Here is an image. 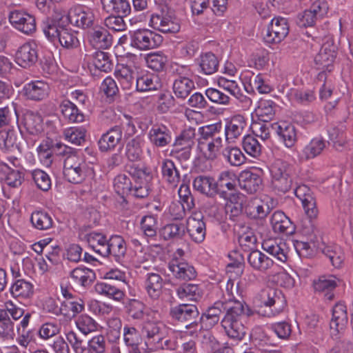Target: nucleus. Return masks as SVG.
<instances>
[{
    "label": "nucleus",
    "instance_id": "f257e3e1",
    "mask_svg": "<svg viewBox=\"0 0 353 353\" xmlns=\"http://www.w3.org/2000/svg\"><path fill=\"white\" fill-rule=\"evenodd\" d=\"M221 128L220 123L207 125L199 128L196 152L199 158L214 160L218 157L223 148V139L216 133Z\"/></svg>",
    "mask_w": 353,
    "mask_h": 353
},
{
    "label": "nucleus",
    "instance_id": "f03ea898",
    "mask_svg": "<svg viewBox=\"0 0 353 353\" xmlns=\"http://www.w3.org/2000/svg\"><path fill=\"white\" fill-rule=\"evenodd\" d=\"M64 177L70 183L79 184L95 176L94 165L78 153L68 154L63 163Z\"/></svg>",
    "mask_w": 353,
    "mask_h": 353
},
{
    "label": "nucleus",
    "instance_id": "7ed1b4c3",
    "mask_svg": "<svg viewBox=\"0 0 353 353\" xmlns=\"http://www.w3.org/2000/svg\"><path fill=\"white\" fill-rule=\"evenodd\" d=\"M225 309L226 314L221 321L223 329L230 338L241 340L246 333V328L242 322L243 303L229 299Z\"/></svg>",
    "mask_w": 353,
    "mask_h": 353
},
{
    "label": "nucleus",
    "instance_id": "20e7f679",
    "mask_svg": "<svg viewBox=\"0 0 353 353\" xmlns=\"http://www.w3.org/2000/svg\"><path fill=\"white\" fill-rule=\"evenodd\" d=\"M142 332L147 338L145 343L148 349L150 351H157L161 347L159 343L166 332V327L160 321V316L157 312L150 311L146 313Z\"/></svg>",
    "mask_w": 353,
    "mask_h": 353
},
{
    "label": "nucleus",
    "instance_id": "39448f33",
    "mask_svg": "<svg viewBox=\"0 0 353 353\" xmlns=\"http://www.w3.org/2000/svg\"><path fill=\"white\" fill-rule=\"evenodd\" d=\"M130 46L139 50H148L158 48L163 42V37L148 29H139L130 32Z\"/></svg>",
    "mask_w": 353,
    "mask_h": 353
},
{
    "label": "nucleus",
    "instance_id": "423d86ee",
    "mask_svg": "<svg viewBox=\"0 0 353 353\" xmlns=\"http://www.w3.org/2000/svg\"><path fill=\"white\" fill-rule=\"evenodd\" d=\"M270 172L272 184L274 188L285 192L292 185L290 167L288 163L281 159H276L270 165Z\"/></svg>",
    "mask_w": 353,
    "mask_h": 353
},
{
    "label": "nucleus",
    "instance_id": "0eeeda50",
    "mask_svg": "<svg viewBox=\"0 0 353 353\" xmlns=\"http://www.w3.org/2000/svg\"><path fill=\"white\" fill-rule=\"evenodd\" d=\"M288 33L289 24L287 19L277 17L269 23L263 39L268 43L278 44L284 40Z\"/></svg>",
    "mask_w": 353,
    "mask_h": 353
},
{
    "label": "nucleus",
    "instance_id": "6e6552de",
    "mask_svg": "<svg viewBox=\"0 0 353 353\" xmlns=\"http://www.w3.org/2000/svg\"><path fill=\"white\" fill-rule=\"evenodd\" d=\"M67 19L72 25L81 28H86L93 24L94 15L91 8L85 6L78 5L70 9Z\"/></svg>",
    "mask_w": 353,
    "mask_h": 353
},
{
    "label": "nucleus",
    "instance_id": "1a4fd4ad",
    "mask_svg": "<svg viewBox=\"0 0 353 353\" xmlns=\"http://www.w3.org/2000/svg\"><path fill=\"white\" fill-rule=\"evenodd\" d=\"M9 21L16 29L26 34H30L36 30L34 17L25 11H12L9 15Z\"/></svg>",
    "mask_w": 353,
    "mask_h": 353
},
{
    "label": "nucleus",
    "instance_id": "9d476101",
    "mask_svg": "<svg viewBox=\"0 0 353 353\" xmlns=\"http://www.w3.org/2000/svg\"><path fill=\"white\" fill-rule=\"evenodd\" d=\"M190 239L196 243H202L206 234L205 224L200 212H194L186 220L185 226Z\"/></svg>",
    "mask_w": 353,
    "mask_h": 353
},
{
    "label": "nucleus",
    "instance_id": "9b49d317",
    "mask_svg": "<svg viewBox=\"0 0 353 353\" xmlns=\"http://www.w3.org/2000/svg\"><path fill=\"white\" fill-rule=\"evenodd\" d=\"M37 59V45L33 41H28L21 45L15 54L17 63L23 68H28L34 65Z\"/></svg>",
    "mask_w": 353,
    "mask_h": 353
},
{
    "label": "nucleus",
    "instance_id": "f8f14e48",
    "mask_svg": "<svg viewBox=\"0 0 353 353\" xmlns=\"http://www.w3.org/2000/svg\"><path fill=\"white\" fill-rule=\"evenodd\" d=\"M263 303L271 308L272 315L282 312L286 307V300L282 292L276 289L268 288L262 294Z\"/></svg>",
    "mask_w": 353,
    "mask_h": 353
},
{
    "label": "nucleus",
    "instance_id": "ddd939ff",
    "mask_svg": "<svg viewBox=\"0 0 353 353\" xmlns=\"http://www.w3.org/2000/svg\"><path fill=\"white\" fill-rule=\"evenodd\" d=\"M336 57V47L332 41L324 43L314 58L319 70L331 71Z\"/></svg>",
    "mask_w": 353,
    "mask_h": 353
},
{
    "label": "nucleus",
    "instance_id": "4468645a",
    "mask_svg": "<svg viewBox=\"0 0 353 353\" xmlns=\"http://www.w3.org/2000/svg\"><path fill=\"white\" fill-rule=\"evenodd\" d=\"M262 248L282 263H285L289 258L290 250L286 243L281 239L264 240L262 243Z\"/></svg>",
    "mask_w": 353,
    "mask_h": 353
},
{
    "label": "nucleus",
    "instance_id": "2eb2a0df",
    "mask_svg": "<svg viewBox=\"0 0 353 353\" xmlns=\"http://www.w3.org/2000/svg\"><path fill=\"white\" fill-rule=\"evenodd\" d=\"M246 126V120L241 115H235L226 121L225 136L228 143H232L238 139Z\"/></svg>",
    "mask_w": 353,
    "mask_h": 353
},
{
    "label": "nucleus",
    "instance_id": "dca6fc26",
    "mask_svg": "<svg viewBox=\"0 0 353 353\" xmlns=\"http://www.w3.org/2000/svg\"><path fill=\"white\" fill-rule=\"evenodd\" d=\"M84 310L83 301L79 299H68L61 302L59 307L50 309L55 315H63L67 318H73Z\"/></svg>",
    "mask_w": 353,
    "mask_h": 353
},
{
    "label": "nucleus",
    "instance_id": "f3484780",
    "mask_svg": "<svg viewBox=\"0 0 353 353\" xmlns=\"http://www.w3.org/2000/svg\"><path fill=\"white\" fill-rule=\"evenodd\" d=\"M160 87L159 77L148 71H142L136 79V90L139 92L154 91Z\"/></svg>",
    "mask_w": 353,
    "mask_h": 353
},
{
    "label": "nucleus",
    "instance_id": "a211bd4d",
    "mask_svg": "<svg viewBox=\"0 0 353 353\" xmlns=\"http://www.w3.org/2000/svg\"><path fill=\"white\" fill-rule=\"evenodd\" d=\"M23 92L28 99L39 101L48 97L50 86L43 81H31L24 86Z\"/></svg>",
    "mask_w": 353,
    "mask_h": 353
},
{
    "label": "nucleus",
    "instance_id": "6ab92c4d",
    "mask_svg": "<svg viewBox=\"0 0 353 353\" xmlns=\"http://www.w3.org/2000/svg\"><path fill=\"white\" fill-rule=\"evenodd\" d=\"M151 179L150 172L147 169H138L134 173V185L131 192L137 197L143 198L149 192L148 182Z\"/></svg>",
    "mask_w": 353,
    "mask_h": 353
},
{
    "label": "nucleus",
    "instance_id": "aec40b11",
    "mask_svg": "<svg viewBox=\"0 0 353 353\" xmlns=\"http://www.w3.org/2000/svg\"><path fill=\"white\" fill-rule=\"evenodd\" d=\"M149 24L154 29L162 32L175 33L180 30L179 23L168 16L152 14Z\"/></svg>",
    "mask_w": 353,
    "mask_h": 353
},
{
    "label": "nucleus",
    "instance_id": "412c9836",
    "mask_svg": "<svg viewBox=\"0 0 353 353\" xmlns=\"http://www.w3.org/2000/svg\"><path fill=\"white\" fill-rule=\"evenodd\" d=\"M275 112L276 104L274 101L261 99L257 103L252 117L253 119L256 118L263 123H268L274 118Z\"/></svg>",
    "mask_w": 353,
    "mask_h": 353
},
{
    "label": "nucleus",
    "instance_id": "4be33fe9",
    "mask_svg": "<svg viewBox=\"0 0 353 353\" xmlns=\"http://www.w3.org/2000/svg\"><path fill=\"white\" fill-rule=\"evenodd\" d=\"M164 280L157 273L147 274L144 282L145 289L148 296L152 299H157L162 294Z\"/></svg>",
    "mask_w": 353,
    "mask_h": 353
},
{
    "label": "nucleus",
    "instance_id": "5701e85b",
    "mask_svg": "<svg viewBox=\"0 0 353 353\" xmlns=\"http://www.w3.org/2000/svg\"><path fill=\"white\" fill-rule=\"evenodd\" d=\"M269 199L266 196L254 198L246 204L245 211L254 218H264L270 212Z\"/></svg>",
    "mask_w": 353,
    "mask_h": 353
},
{
    "label": "nucleus",
    "instance_id": "b1692460",
    "mask_svg": "<svg viewBox=\"0 0 353 353\" xmlns=\"http://www.w3.org/2000/svg\"><path fill=\"white\" fill-rule=\"evenodd\" d=\"M249 265L254 270L265 272L274 265V261L259 250H253L248 256Z\"/></svg>",
    "mask_w": 353,
    "mask_h": 353
},
{
    "label": "nucleus",
    "instance_id": "393cba45",
    "mask_svg": "<svg viewBox=\"0 0 353 353\" xmlns=\"http://www.w3.org/2000/svg\"><path fill=\"white\" fill-rule=\"evenodd\" d=\"M122 137V131L115 127L103 134L99 140V148L101 152L112 150L119 144Z\"/></svg>",
    "mask_w": 353,
    "mask_h": 353
},
{
    "label": "nucleus",
    "instance_id": "a878e982",
    "mask_svg": "<svg viewBox=\"0 0 353 353\" xmlns=\"http://www.w3.org/2000/svg\"><path fill=\"white\" fill-rule=\"evenodd\" d=\"M103 9L111 14L128 16L131 11L129 0H101Z\"/></svg>",
    "mask_w": 353,
    "mask_h": 353
},
{
    "label": "nucleus",
    "instance_id": "bb28decb",
    "mask_svg": "<svg viewBox=\"0 0 353 353\" xmlns=\"http://www.w3.org/2000/svg\"><path fill=\"white\" fill-rule=\"evenodd\" d=\"M325 147V141L319 137L312 139L299 154L300 161H307L319 155Z\"/></svg>",
    "mask_w": 353,
    "mask_h": 353
},
{
    "label": "nucleus",
    "instance_id": "cd10ccee",
    "mask_svg": "<svg viewBox=\"0 0 353 353\" xmlns=\"http://www.w3.org/2000/svg\"><path fill=\"white\" fill-rule=\"evenodd\" d=\"M195 190L208 196H212L217 192V183L214 179L208 176H198L193 181Z\"/></svg>",
    "mask_w": 353,
    "mask_h": 353
},
{
    "label": "nucleus",
    "instance_id": "c85d7f7f",
    "mask_svg": "<svg viewBox=\"0 0 353 353\" xmlns=\"http://www.w3.org/2000/svg\"><path fill=\"white\" fill-rule=\"evenodd\" d=\"M330 260L332 266L340 268L343 265L345 254L341 248L336 244H328L321 245L320 250Z\"/></svg>",
    "mask_w": 353,
    "mask_h": 353
},
{
    "label": "nucleus",
    "instance_id": "c756f323",
    "mask_svg": "<svg viewBox=\"0 0 353 353\" xmlns=\"http://www.w3.org/2000/svg\"><path fill=\"white\" fill-rule=\"evenodd\" d=\"M169 270L175 277L183 280H190L196 276L194 267L186 262L172 261L169 264Z\"/></svg>",
    "mask_w": 353,
    "mask_h": 353
},
{
    "label": "nucleus",
    "instance_id": "7c9ffc66",
    "mask_svg": "<svg viewBox=\"0 0 353 353\" xmlns=\"http://www.w3.org/2000/svg\"><path fill=\"white\" fill-rule=\"evenodd\" d=\"M341 281L334 275H327L320 276L313 283L315 291L325 293L328 295V298L331 299L332 296L330 292L336 288L341 283Z\"/></svg>",
    "mask_w": 353,
    "mask_h": 353
},
{
    "label": "nucleus",
    "instance_id": "2f4dec72",
    "mask_svg": "<svg viewBox=\"0 0 353 353\" xmlns=\"http://www.w3.org/2000/svg\"><path fill=\"white\" fill-rule=\"evenodd\" d=\"M90 43L95 48L106 49L112 44V38L107 30L101 27L93 29L89 36Z\"/></svg>",
    "mask_w": 353,
    "mask_h": 353
},
{
    "label": "nucleus",
    "instance_id": "473e14b6",
    "mask_svg": "<svg viewBox=\"0 0 353 353\" xmlns=\"http://www.w3.org/2000/svg\"><path fill=\"white\" fill-rule=\"evenodd\" d=\"M240 185L247 192L252 194L261 189L262 179L257 174L244 171L241 174Z\"/></svg>",
    "mask_w": 353,
    "mask_h": 353
},
{
    "label": "nucleus",
    "instance_id": "72a5a7b5",
    "mask_svg": "<svg viewBox=\"0 0 353 353\" xmlns=\"http://www.w3.org/2000/svg\"><path fill=\"white\" fill-rule=\"evenodd\" d=\"M114 74L123 90H128L132 88L134 72L130 66L124 64L117 65Z\"/></svg>",
    "mask_w": 353,
    "mask_h": 353
},
{
    "label": "nucleus",
    "instance_id": "f704fd0d",
    "mask_svg": "<svg viewBox=\"0 0 353 353\" xmlns=\"http://www.w3.org/2000/svg\"><path fill=\"white\" fill-rule=\"evenodd\" d=\"M196 61L199 67V72L204 74H212L218 69V59L212 52L201 54Z\"/></svg>",
    "mask_w": 353,
    "mask_h": 353
},
{
    "label": "nucleus",
    "instance_id": "c9c22d12",
    "mask_svg": "<svg viewBox=\"0 0 353 353\" xmlns=\"http://www.w3.org/2000/svg\"><path fill=\"white\" fill-rule=\"evenodd\" d=\"M150 141L157 146L163 147L171 141L169 130L165 125H155L149 132Z\"/></svg>",
    "mask_w": 353,
    "mask_h": 353
},
{
    "label": "nucleus",
    "instance_id": "e433bc0d",
    "mask_svg": "<svg viewBox=\"0 0 353 353\" xmlns=\"http://www.w3.org/2000/svg\"><path fill=\"white\" fill-rule=\"evenodd\" d=\"M89 246L97 253L108 256V240L104 234L99 232H90L86 235Z\"/></svg>",
    "mask_w": 353,
    "mask_h": 353
},
{
    "label": "nucleus",
    "instance_id": "4c0bfd02",
    "mask_svg": "<svg viewBox=\"0 0 353 353\" xmlns=\"http://www.w3.org/2000/svg\"><path fill=\"white\" fill-rule=\"evenodd\" d=\"M0 179L4 180L12 187L19 186L23 181V175L19 170H13L5 163L0 164Z\"/></svg>",
    "mask_w": 353,
    "mask_h": 353
},
{
    "label": "nucleus",
    "instance_id": "58836bf2",
    "mask_svg": "<svg viewBox=\"0 0 353 353\" xmlns=\"http://www.w3.org/2000/svg\"><path fill=\"white\" fill-rule=\"evenodd\" d=\"M276 132L286 147L290 148L294 145L296 141V131L292 123L286 121L279 122Z\"/></svg>",
    "mask_w": 353,
    "mask_h": 353
},
{
    "label": "nucleus",
    "instance_id": "ea45409f",
    "mask_svg": "<svg viewBox=\"0 0 353 353\" xmlns=\"http://www.w3.org/2000/svg\"><path fill=\"white\" fill-rule=\"evenodd\" d=\"M323 243L319 240L310 239V241H295L294 248L301 257L312 256L316 251L321 249Z\"/></svg>",
    "mask_w": 353,
    "mask_h": 353
},
{
    "label": "nucleus",
    "instance_id": "a19ab883",
    "mask_svg": "<svg viewBox=\"0 0 353 353\" xmlns=\"http://www.w3.org/2000/svg\"><path fill=\"white\" fill-rule=\"evenodd\" d=\"M228 303L216 302L213 307H210L206 313L202 316V323L206 329H209L216 324L219 321V316L221 314L222 309L225 310V306Z\"/></svg>",
    "mask_w": 353,
    "mask_h": 353
},
{
    "label": "nucleus",
    "instance_id": "79ce46f5",
    "mask_svg": "<svg viewBox=\"0 0 353 353\" xmlns=\"http://www.w3.org/2000/svg\"><path fill=\"white\" fill-rule=\"evenodd\" d=\"M107 247L108 256L112 255L117 259L123 257L127 250L125 240L119 235H112L108 241Z\"/></svg>",
    "mask_w": 353,
    "mask_h": 353
},
{
    "label": "nucleus",
    "instance_id": "37998d69",
    "mask_svg": "<svg viewBox=\"0 0 353 353\" xmlns=\"http://www.w3.org/2000/svg\"><path fill=\"white\" fill-rule=\"evenodd\" d=\"M170 313L172 318L180 321L191 320L198 315L196 307L192 304H181L176 306L171 310Z\"/></svg>",
    "mask_w": 353,
    "mask_h": 353
},
{
    "label": "nucleus",
    "instance_id": "c03bdc74",
    "mask_svg": "<svg viewBox=\"0 0 353 353\" xmlns=\"http://www.w3.org/2000/svg\"><path fill=\"white\" fill-rule=\"evenodd\" d=\"M70 276L74 283L85 287L90 285L94 280L95 274L88 268L78 267L70 272Z\"/></svg>",
    "mask_w": 353,
    "mask_h": 353
},
{
    "label": "nucleus",
    "instance_id": "a18cd8bd",
    "mask_svg": "<svg viewBox=\"0 0 353 353\" xmlns=\"http://www.w3.org/2000/svg\"><path fill=\"white\" fill-rule=\"evenodd\" d=\"M12 296L20 299H26L33 294V285L23 279L15 281L10 289Z\"/></svg>",
    "mask_w": 353,
    "mask_h": 353
},
{
    "label": "nucleus",
    "instance_id": "49530a36",
    "mask_svg": "<svg viewBox=\"0 0 353 353\" xmlns=\"http://www.w3.org/2000/svg\"><path fill=\"white\" fill-rule=\"evenodd\" d=\"M30 222L33 228L39 230H46L52 227L53 220L51 216L42 210L34 211L30 216Z\"/></svg>",
    "mask_w": 353,
    "mask_h": 353
},
{
    "label": "nucleus",
    "instance_id": "de8ad7c7",
    "mask_svg": "<svg viewBox=\"0 0 353 353\" xmlns=\"http://www.w3.org/2000/svg\"><path fill=\"white\" fill-rule=\"evenodd\" d=\"M177 295L179 299L185 301H196L200 299L203 294L201 288L196 284H184L177 289Z\"/></svg>",
    "mask_w": 353,
    "mask_h": 353
},
{
    "label": "nucleus",
    "instance_id": "09e8293b",
    "mask_svg": "<svg viewBox=\"0 0 353 353\" xmlns=\"http://www.w3.org/2000/svg\"><path fill=\"white\" fill-rule=\"evenodd\" d=\"M194 88V81L185 77H179L173 83L174 93L181 99H185Z\"/></svg>",
    "mask_w": 353,
    "mask_h": 353
},
{
    "label": "nucleus",
    "instance_id": "8fccbe9b",
    "mask_svg": "<svg viewBox=\"0 0 353 353\" xmlns=\"http://www.w3.org/2000/svg\"><path fill=\"white\" fill-rule=\"evenodd\" d=\"M60 109L63 117L71 123L83 121V114L80 112L77 106L70 101H63L60 105Z\"/></svg>",
    "mask_w": 353,
    "mask_h": 353
},
{
    "label": "nucleus",
    "instance_id": "3c124183",
    "mask_svg": "<svg viewBox=\"0 0 353 353\" xmlns=\"http://www.w3.org/2000/svg\"><path fill=\"white\" fill-rule=\"evenodd\" d=\"M59 42L65 48L74 49L79 46L78 32L68 28H61Z\"/></svg>",
    "mask_w": 353,
    "mask_h": 353
},
{
    "label": "nucleus",
    "instance_id": "603ef678",
    "mask_svg": "<svg viewBox=\"0 0 353 353\" xmlns=\"http://www.w3.org/2000/svg\"><path fill=\"white\" fill-rule=\"evenodd\" d=\"M245 197L241 193L231 194L226 202L225 210L232 216L239 215L245 207Z\"/></svg>",
    "mask_w": 353,
    "mask_h": 353
},
{
    "label": "nucleus",
    "instance_id": "864d4df0",
    "mask_svg": "<svg viewBox=\"0 0 353 353\" xmlns=\"http://www.w3.org/2000/svg\"><path fill=\"white\" fill-rule=\"evenodd\" d=\"M273 230L277 233L289 232L288 230L292 225L290 219L281 211L273 213L270 219Z\"/></svg>",
    "mask_w": 353,
    "mask_h": 353
},
{
    "label": "nucleus",
    "instance_id": "5fc2aeb1",
    "mask_svg": "<svg viewBox=\"0 0 353 353\" xmlns=\"http://www.w3.org/2000/svg\"><path fill=\"white\" fill-rule=\"evenodd\" d=\"M77 328L83 334L87 335L98 329V323L86 314L79 315L75 320Z\"/></svg>",
    "mask_w": 353,
    "mask_h": 353
},
{
    "label": "nucleus",
    "instance_id": "6e6d98bb",
    "mask_svg": "<svg viewBox=\"0 0 353 353\" xmlns=\"http://www.w3.org/2000/svg\"><path fill=\"white\" fill-rule=\"evenodd\" d=\"M163 176L172 186L176 187L179 182L180 177L174 163L168 159L163 161L162 165Z\"/></svg>",
    "mask_w": 353,
    "mask_h": 353
},
{
    "label": "nucleus",
    "instance_id": "4d7b16f0",
    "mask_svg": "<svg viewBox=\"0 0 353 353\" xmlns=\"http://www.w3.org/2000/svg\"><path fill=\"white\" fill-rule=\"evenodd\" d=\"M141 229L144 235L148 237H154L158 230V217L154 214H147L142 217Z\"/></svg>",
    "mask_w": 353,
    "mask_h": 353
},
{
    "label": "nucleus",
    "instance_id": "13d9d810",
    "mask_svg": "<svg viewBox=\"0 0 353 353\" xmlns=\"http://www.w3.org/2000/svg\"><path fill=\"white\" fill-rule=\"evenodd\" d=\"M92 64L95 68L105 72H110L113 66L108 54L102 51H97L93 54Z\"/></svg>",
    "mask_w": 353,
    "mask_h": 353
},
{
    "label": "nucleus",
    "instance_id": "bf43d9fd",
    "mask_svg": "<svg viewBox=\"0 0 353 353\" xmlns=\"http://www.w3.org/2000/svg\"><path fill=\"white\" fill-rule=\"evenodd\" d=\"M161 234L165 240L182 239L185 234V225L182 223L168 224L162 228Z\"/></svg>",
    "mask_w": 353,
    "mask_h": 353
},
{
    "label": "nucleus",
    "instance_id": "052dcab7",
    "mask_svg": "<svg viewBox=\"0 0 353 353\" xmlns=\"http://www.w3.org/2000/svg\"><path fill=\"white\" fill-rule=\"evenodd\" d=\"M63 134L68 142L80 145L85 141L86 130L82 126H74L66 128Z\"/></svg>",
    "mask_w": 353,
    "mask_h": 353
},
{
    "label": "nucleus",
    "instance_id": "680f3d73",
    "mask_svg": "<svg viewBox=\"0 0 353 353\" xmlns=\"http://www.w3.org/2000/svg\"><path fill=\"white\" fill-rule=\"evenodd\" d=\"M288 97L292 102L302 104L309 103L316 99L314 92L311 90L291 89Z\"/></svg>",
    "mask_w": 353,
    "mask_h": 353
},
{
    "label": "nucleus",
    "instance_id": "e2e57ef3",
    "mask_svg": "<svg viewBox=\"0 0 353 353\" xmlns=\"http://www.w3.org/2000/svg\"><path fill=\"white\" fill-rule=\"evenodd\" d=\"M223 155L227 161L233 166L241 165L245 161V157L237 147H226Z\"/></svg>",
    "mask_w": 353,
    "mask_h": 353
},
{
    "label": "nucleus",
    "instance_id": "0e129e2a",
    "mask_svg": "<svg viewBox=\"0 0 353 353\" xmlns=\"http://www.w3.org/2000/svg\"><path fill=\"white\" fill-rule=\"evenodd\" d=\"M204 351L212 352V353H229L230 348L223 345H220L216 339L210 334L204 336L201 342Z\"/></svg>",
    "mask_w": 353,
    "mask_h": 353
},
{
    "label": "nucleus",
    "instance_id": "69168bd1",
    "mask_svg": "<svg viewBox=\"0 0 353 353\" xmlns=\"http://www.w3.org/2000/svg\"><path fill=\"white\" fill-rule=\"evenodd\" d=\"M244 151L250 157H259L261 154V145L258 140L252 135H245L242 140Z\"/></svg>",
    "mask_w": 353,
    "mask_h": 353
},
{
    "label": "nucleus",
    "instance_id": "338daca9",
    "mask_svg": "<svg viewBox=\"0 0 353 353\" xmlns=\"http://www.w3.org/2000/svg\"><path fill=\"white\" fill-rule=\"evenodd\" d=\"M145 59L147 66L156 71L163 70L168 62V57L160 52L148 54Z\"/></svg>",
    "mask_w": 353,
    "mask_h": 353
},
{
    "label": "nucleus",
    "instance_id": "774afa93",
    "mask_svg": "<svg viewBox=\"0 0 353 353\" xmlns=\"http://www.w3.org/2000/svg\"><path fill=\"white\" fill-rule=\"evenodd\" d=\"M113 185L115 192L122 197L131 193L132 182L126 174L117 175L114 179Z\"/></svg>",
    "mask_w": 353,
    "mask_h": 353
}]
</instances>
